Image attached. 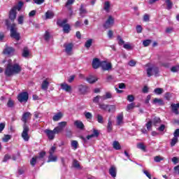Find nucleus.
Here are the masks:
<instances>
[{
    "label": "nucleus",
    "instance_id": "nucleus-51",
    "mask_svg": "<svg viewBox=\"0 0 179 179\" xmlns=\"http://www.w3.org/2000/svg\"><path fill=\"white\" fill-rule=\"evenodd\" d=\"M162 160H164V158L160 157V156H156L154 157V161L156 162V163H159L162 162Z\"/></svg>",
    "mask_w": 179,
    "mask_h": 179
},
{
    "label": "nucleus",
    "instance_id": "nucleus-19",
    "mask_svg": "<svg viewBox=\"0 0 179 179\" xmlns=\"http://www.w3.org/2000/svg\"><path fill=\"white\" fill-rule=\"evenodd\" d=\"M124 124V113H120L117 116V125H122Z\"/></svg>",
    "mask_w": 179,
    "mask_h": 179
},
{
    "label": "nucleus",
    "instance_id": "nucleus-32",
    "mask_svg": "<svg viewBox=\"0 0 179 179\" xmlns=\"http://www.w3.org/2000/svg\"><path fill=\"white\" fill-rule=\"evenodd\" d=\"M10 139H12L11 135L5 134L3 136V137L2 138L1 141H2V142H4L5 143H6L7 142H9V141H10Z\"/></svg>",
    "mask_w": 179,
    "mask_h": 179
},
{
    "label": "nucleus",
    "instance_id": "nucleus-8",
    "mask_svg": "<svg viewBox=\"0 0 179 179\" xmlns=\"http://www.w3.org/2000/svg\"><path fill=\"white\" fill-rule=\"evenodd\" d=\"M67 22H68L67 20L57 22V24H59V26H61L62 27H63V31L64 33H69V31H71V26H69V24H66Z\"/></svg>",
    "mask_w": 179,
    "mask_h": 179
},
{
    "label": "nucleus",
    "instance_id": "nucleus-57",
    "mask_svg": "<svg viewBox=\"0 0 179 179\" xmlns=\"http://www.w3.org/2000/svg\"><path fill=\"white\" fill-rule=\"evenodd\" d=\"M137 148L138 149H141V150H145L146 147L145 146V145H143V143H139L137 145Z\"/></svg>",
    "mask_w": 179,
    "mask_h": 179
},
{
    "label": "nucleus",
    "instance_id": "nucleus-33",
    "mask_svg": "<svg viewBox=\"0 0 179 179\" xmlns=\"http://www.w3.org/2000/svg\"><path fill=\"white\" fill-rule=\"evenodd\" d=\"M92 44H93V39L90 38L87 41H86V42L85 43V48L89 50V48H90V47H92Z\"/></svg>",
    "mask_w": 179,
    "mask_h": 179
},
{
    "label": "nucleus",
    "instance_id": "nucleus-44",
    "mask_svg": "<svg viewBox=\"0 0 179 179\" xmlns=\"http://www.w3.org/2000/svg\"><path fill=\"white\" fill-rule=\"evenodd\" d=\"M178 142V138L177 137H173L171 141V146L173 148V146H176V143Z\"/></svg>",
    "mask_w": 179,
    "mask_h": 179
},
{
    "label": "nucleus",
    "instance_id": "nucleus-30",
    "mask_svg": "<svg viewBox=\"0 0 179 179\" xmlns=\"http://www.w3.org/2000/svg\"><path fill=\"white\" fill-rule=\"evenodd\" d=\"M97 136H99V131L94 129V133L92 134L87 136L86 139L89 141L90 139H92V138H97Z\"/></svg>",
    "mask_w": 179,
    "mask_h": 179
},
{
    "label": "nucleus",
    "instance_id": "nucleus-24",
    "mask_svg": "<svg viewBox=\"0 0 179 179\" xmlns=\"http://www.w3.org/2000/svg\"><path fill=\"white\" fill-rule=\"evenodd\" d=\"M172 107V111L176 114V115H178L179 112H178V108H179V103H173L171 104Z\"/></svg>",
    "mask_w": 179,
    "mask_h": 179
},
{
    "label": "nucleus",
    "instance_id": "nucleus-53",
    "mask_svg": "<svg viewBox=\"0 0 179 179\" xmlns=\"http://www.w3.org/2000/svg\"><path fill=\"white\" fill-rule=\"evenodd\" d=\"M14 104L15 103L13 101V100L11 99H9L7 103V107L12 108L13 107Z\"/></svg>",
    "mask_w": 179,
    "mask_h": 179
},
{
    "label": "nucleus",
    "instance_id": "nucleus-36",
    "mask_svg": "<svg viewBox=\"0 0 179 179\" xmlns=\"http://www.w3.org/2000/svg\"><path fill=\"white\" fill-rule=\"evenodd\" d=\"M38 160H40L38 159V157H34L31 160H30V164L31 166H32L33 167H34L36 166V163H37V162H38Z\"/></svg>",
    "mask_w": 179,
    "mask_h": 179
},
{
    "label": "nucleus",
    "instance_id": "nucleus-34",
    "mask_svg": "<svg viewBox=\"0 0 179 179\" xmlns=\"http://www.w3.org/2000/svg\"><path fill=\"white\" fill-rule=\"evenodd\" d=\"M110 8H111V4L109 3V1H106L103 4V9L107 13L110 12Z\"/></svg>",
    "mask_w": 179,
    "mask_h": 179
},
{
    "label": "nucleus",
    "instance_id": "nucleus-42",
    "mask_svg": "<svg viewBox=\"0 0 179 179\" xmlns=\"http://www.w3.org/2000/svg\"><path fill=\"white\" fill-rule=\"evenodd\" d=\"M107 129L108 132L113 131V122H111V120H108Z\"/></svg>",
    "mask_w": 179,
    "mask_h": 179
},
{
    "label": "nucleus",
    "instance_id": "nucleus-61",
    "mask_svg": "<svg viewBox=\"0 0 179 179\" xmlns=\"http://www.w3.org/2000/svg\"><path fill=\"white\" fill-rule=\"evenodd\" d=\"M44 156H45V152H41L40 153H39V156H36V157H38V159H39V160H41V159H43V157H44Z\"/></svg>",
    "mask_w": 179,
    "mask_h": 179
},
{
    "label": "nucleus",
    "instance_id": "nucleus-63",
    "mask_svg": "<svg viewBox=\"0 0 179 179\" xmlns=\"http://www.w3.org/2000/svg\"><path fill=\"white\" fill-rule=\"evenodd\" d=\"M129 66H135L136 65V62H135V60H131L129 62Z\"/></svg>",
    "mask_w": 179,
    "mask_h": 179
},
{
    "label": "nucleus",
    "instance_id": "nucleus-29",
    "mask_svg": "<svg viewBox=\"0 0 179 179\" xmlns=\"http://www.w3.org/2000/svg\"><path fill=\"white\" fill-rule=\"evenodd\" d=\"M58 160V157L54 155H49L48 163L55 162Z\"/></svg>",
    "mask_w": 179,
    "mask_h": 179
},
{
    "label": "nucleus",
    "instance_id": "nucleus-28",
    "mask_svg": "<svg viewBox=\"0 0 179 179\" xmlns=\"http://www.w3.org/2000/svg\"><path fill=\"white\" fill-rule=\"evenodd\" d=\"M22 57L24 58H29L30 57V50L27 48H24L22 50Z\"/></svg>",
    "mask_w": 179,
    "mask_h": 179
},
{
    "label": "nucleus",
    "instance_id": "nucleus-62",
    "mask_svg": "<svg viewBox=\"0 0 179 179\" xmlns=\"http://www.w3.org/2000/svg\"><path fill=\"white\" fill-rule=\"evenodd\" d=\"M142 30H143V29L142 28V26L141 25H137L136 26V31L137 33H142Z\"/></svg>",
    "mask_w": 179,
    "mask_h": 179
},
{
    "label": "nucleus",
    "instance_id": "nucleus-45",
    "mask_svg": "<svg viewBox=\"0 0 179 179\" xmlns=\"http://www.w3.org/2000/svg\"><path fill=\"white\" fill-rule=\"evenodd\" d=\"M84 114H85V118H87L88 120H92V118H93V115H92L90 112H85Z\"/></svg>",
    "mask_w": 179,
    "mask_h": 179
},
{
    "label": "nucleus",
    "instance_id": "nucleus-52",
    "mask_svg": "<svg viewBox=\"0 0 179 179\" xmlns=\"http://www.w3.org/2000/svg\"><path fill=\"white\" fill-rule=\"evenodd\" d=\"M73 166L76 169H80V164H79V162H78L77 160L73 161Z\"/></svg>",
    "mask_w": 179,
    "mask_h": 179
},
{
    "label": "nucleus",
    "instance_id": "nucleus-15",
    "mask_svg": "<svg viewBox=\"0 0 179 179\" xmlns=\"http://www.w3.org/2000/svg\"><path fill=\"white\" fill-rule=\"evenodd\" d=\"M87 4L82 3L80 7V15L82 17H85V15H87Z\"/></svg>",
    "mask_w": 179,
    "mask_h": 179
},
{
    "label": "nucleus",
    "instance_id": "nucleus-64",
    "mask_svg": "<svg viewBox=\"0 0 179 179\" xmlns=\"http://www.w3.org/2000/svg\"><path fill=\"white\" fill-rule=\"evenodd\" d=\"M174 138H178L179 136V129H177L173 133Z\"/></svg>",
    "mask_w": 179,
    "mask_h": 179
},
{
    "label": "nucleus",
    "instance_id": "nucleus-21",
    "mask_svg": "<svg viewBox=\"0 0 179 179\" xmlns=\"http://www.w3.org/2000/svg\"><path fill=\"white\" fill-rule=\"evenodd\" d=\"M109 174L111 176V177L115 178V177H117V168H115L114 166H112L109 169Z\"/></svg>",
    "mask_w": 179,
    "mask_h": 179
},
{
    "label": "nucleus",
    "instance_id": "nucleus-17",
    "mask_svg": "<svg viewBox=\"0 0 179 179\" xmlns=\"http://www.w3.org/2000/svg\"><path fill=\"white\" fill-rule=\"evenodd\" d=\"M65 127H66V122H61L59 123L58 127H55V131H57L59 134V132H62Z\"/></svg>",
    "mask_w": 179,
    "mask_h": 179
},
{
    "label": "nucleus",
    "instance_id": "nucleus-31",
    "mask_svg": "<svg viewBox=\"0 0 179 179\" xmlns=\"http://www.w3.org/2000/svg\"><path fill=\"white\" fill-rule=\"evenodd\" d=\"M86 80L88 82V83H96L98 79L95 76H90L86 78Z\"/></svg>",
    "mask_w": 179,
    "mask_h": 179
},
{
    "label": "nucleus",
    "instance_id": "nucleus-26",
    "mask_svg": "<svg viewBox=\"0 0 179 179\" xmlns=\"http://www.w3.org/2000/svg\"><path fill=\"white\" fill-rule=\"evenodd\" d=\"M52 37V35H51V32L49 31H45L43 38L45 41H48L49 40H51V38Z\"/></svg>",
    "mask_w": 179,
    "mask_h": 179
},
{
    "label": "nucleus",
    "instance_id": "nucleus-6",
    "mask_svg": "<svg viewBox=\"0 0 179 179\" xmlns=\"http://www.w3.org/2000/svg\"><path fill=\"white\" fill-rule=\"evenodd\" d=\"M44 133L47 136L49 141H52L55 138V135L59 134L58 131H57V130H55V128L53 130L45 129Z\"/></svg>",
    "mask_w": 179,
    "mask_h": 179
},
{
    "label": "nucleus",
    "instance_id": "nucleus-16",
    "mask_svg": "<svg viewBox=\"0 0 179 179\" xmlns=\"http://www.w3.org/2000/svg\"><path fill=\"white\" fill-rule=\"evenodd\" d=\"M30 118H31V113H30L29 112H26L22 115L21 120L22 121V122H24V125H26V124L27 123V120H30Z\"/></svg>",
    "mask_w": 179,
    "mask_h": 179
},
{
    "label": "nucleus",
    "instance_id": "nucleus-56",
    "mask_svg": "<svg viewBox=\"0 0 179 179\" xmlns=\"http://www.w3.org/2000/svg\"><path fill=\"white\" fill-rule=\"evenodd\" d=\"M100 99L101 100V96H96L94 97L92 101H93V103H99V101H100Z\"/></svg>",
    "mask_w": 179,
    "mask_h": 179
},
{
    "label": "nucleus",
    "instance_id": "nucleus-49",
    "mask_svg": "<svg viewBox=\"0 0 179 179\" xmlns=\"http://www.w3.org/2000/svg\"><path fill=\"white\" fill-rule=\"evenodd\" d=\"M143 22H149L150 20V15L149 14H145L143 17Z\"/></svg>",
    "mask_w": 179,
    "mask_h": 179
},
{
    "label": "nucleus",
    "instance_id": "nucleus-3",
    "mask_svg": "<svg viewBox=\"0 0 179 179\" xmlns=\"http://www.w3.org/2000/svg\"><path fill=\"white\" fill-rule=\"evenodd\" d=\"M22 6H23V2L20 1L18 3V6H15L13 8H11L9 13V17L10 20H15L16 19V15H17L16 10H20Z\"/></svg>",
    "mask_w": 179,
    "mask_h": 179
},
{
    "label": "nucleus",
    "instance_id": "nucleus-4",
    "mask_svg": "<svg viewBox=\"0 0 179 179\" xmlns=\"http://www.w3.org/2000/svg\"><path fill=\"white\" fill-rule=\"evenodd\" d=\"M160 117H155L152 120H150L145 125L148 131H152V125L159 127L160 125Z\"/></svg>",
    "mask_w": 179,
    "mask_h": 179
},
{
    "label": "nucleus",
    "instance_id": "nucleus-46",
    "mask_svg": "<svg viewBox=\"0 0 179 179\" xmlns=\"http://www.w3.org/2000/svg\"><path fill=\"white\" fill-rule=\"evenodd\" d=\"M96 119H97V122L99 123V124H103V122H104V120L103 119V116L101 115H96Z\"/></svg>",
    "mask_w": 179,
    "mask_h": 179
},
{
    "label": "nucleus",
    "instance_id": "nucleus-22",
    "mask_svg": "<svg viewBox=\"0 0 179 179\" xmlns=\"http://www.w3.org/2000/svg\"><path fill=\"white\" fill-rule=\"evenodd\" d=\"M62 117H64V114L62 113V112H59L57 113H55L52 117L53 121H59V120H61V118H62Z\"/></svg>",
    "mask_w": 179,
    "mask_h": 179
},
{
    "label": "nucleus",
    "instance_id": "nucleus-60",
    "mask_svg": "<svg viewBox=\"0 0 179 179\" xmlns=\"http://www.w3.org/2000/svg\"><path fill=\"white\" fill-rule=\"evenodd\" d=\"M117 40H118V44L120 45H122V44L125 43V41H124V40H122V38H121V36H117Z\"/></svg>",
    "mask_w": 179,
    "mask_h": 179
},
{
    "label": "nucleus",
    "instance_id": "nucleus-2",
    "mask_svg": "<svg viewBox=\"0 0 179 179\" xmlns=\"http://www.w3.org/2000/svg\"><path fill=\"white\" fill-rule=\"evenodd\" d=\"M146 66L148 67L146 69V73L148 78L153 76V75L154 76H159V67L150 64H146Z\"/></svg>",
    "mask_w": 179,
    "mask_h": 179
},
{
    "label": "nucleus",
    "instance_id": "nucleus-47",
    "mask_svg": "<svg viewBox=\"0 0 179 179\" xmlns=\"http://www.w3.org/2000/svg\"><path fill=\"white\" fill-rule=\"evenodd\" d=\"M24 20V15H20L17 18L18 24H23Z\"/></svg>",
    "mask_w": 179,
    "mask_h": 179
},
{
    "label": "nucleus",
    "instance_id": "nucleus-14",
    "mask_svg": "<svg viewBox=\"0 0 179 179\" xmlns=\"http://www.w3.org/2000/svg\"><path fill=\"white\" fill-rule=\"evenodd\" d=\"M60 86L64 92H66V93H72V86L68 85L66 83H63L60 84Z\"/></svg>",
    "mask_w": 179,
    "mask_h": 179
},
{
    "label": "nucleus",
    "instance_id": "nucleus-38",
    "mask_svg": "<svg viewBox=\"0 0 179 179\" xmlns=\"http://www.w3.org/2000/svg\"><path fill=\"white\" fill-rule=\"evenodd\" d=\"M153 104H159V106H163V100L160 99L155 98L153 100Z\"/></svg>",
    "mask_w": 179,
    "mask_h": 179
},
{
    "label": "nucleus",
    "instance_id": "nucleus-23",
    "mask_svg": "<svg viewBox=\"0 0 179 179\" xmlns=\"http://www.w3.org/2000/svg\"><path fill=\"white\" fill-rule=\"evenodd\" d=\"M13 52H15V49L12 47H7L3 50V54L6 55H10V54H13Z\"/></svg>",
    "mask_w": 179,
    "mask_h": 179
},
{
    "label": "nucleus",
    "instance_id": "nucleus-48",
    "mask_svg": "<svg viewBox=\"0 0 179 179\" xmlns=\"http://www.w3.org/2000/svg\"><path fill=\"white\" fill-rule=\"evenodd\" d=\"M135 108V103H131L127 105V111H129L130 110H133V108Z\"/></svg>",
    "mask_w": 179,
    "mask_h": 179
},
{
    "label": "nucleus",
    "instance_id": "nucleus-35",
    "mask_svg": "<svg viewBox=\"0 0 179 179\" xmlns=\"http://www.w3.org/2000/svg\"><path fill=\"white\" fill-rule=\"evenodd\" d=\"M164 1L165 3L166 4V9L170 10L173 8V2L170 0H163Z\"/></svg>",
    "mask_w": 179,
    "mask_h": 179
},
{
    "label": "nucleus",
    "instance_id": "nucleus-9",
    "mask_svg": "<svg viewBox=\"0 0 179 179\" xmlns=\"http://www.w3.org/2000/svg\"><path fill=\"white\" fill-rule=\"evenodd\" d=\"M115 19L114 17L108 15L107 20L103 24L104 29H110L114 26Z\"/></svg>",
    "mask_w": 179,
    "mask_h": 179
},
{
    "label": "nucleus",
    "instance_id": "nucleus-58",
    "mask_svg": "<svg viewBox=\"0 0 179 179\" xmlns=\"http://www.w3.org/2000/svg\"><path fill=\"white\" fill-rule=\"evenodd\" d=\"M55 150H57V148L55 146H52L49 150V155H54V153H55Z\"/></svg>",
    "mask_w": 179,
    "mask_h": 179
},
{
    "label": "nucleus",
    "instance_id": "nucleus-10",
    "mask_svg": "<svg viewBox=\"0 0 179 179\" xmlns=\"http://www.w3.org/2000/svg\"><path fill=\"white\" fill-rule=\"evenodd\" d=\"M64 52L67 55H72L73 54V44L64 43Z\"/></svg>",
    "mask_w": 179,
    "mask_h": 179
},
{
    "label": "nucleus",
    "instance_id": "nucleus-59",
    "mask_svg": "<svg viewBox=\"0 0 179 179\" xmlns=\"http://www.w3.org/2000/svg\"><path fill=\"white\" fill-rule=\"evenodd\" d=\"M171 72H179V66H173V67L171 69Z\"/></svg>",
    "mask_w": 179,
    "mask_h": 179
},
{
    "label": "nucleus",
    "instance_id": "nucleus-55",
    "mask_svg": "<svg viewBox=\"0 0 179 179\" xmlns=\"http://www.w3.org/2000/svg\"><path fill=\"white\" fill-rule=\"evenodd\" d=\"M151 43V40H145L143 42V45H144V47H148V45H150Z\"/></svg>",
    "mask_w": 179,
    "mask_h": 179
},
{
    "label": "nucleus",
    "instance_id": "nucleus-27",
    "mask_svg": "<svg viewBox=\"0 0 179 179\" xmlns=\"http://www.w3.org/2000/svg\"><path fill=\"white\" fill-rule=\"evenodd\" d=\"M74 125L76 126L78 129H83L85 128V124L80 120H76L74 122Z\"/></svg>",
    "mask_w": 179,
    "mask_h": 179
},
{
    "label": "nucleus",
    "instance_id": "nucleus-7",
    "mask_svg": "<svg viewBox=\"0 0 179 179\" xmlns=\"http://www.w3.org/2000/svg\"><path fill=\"white\" fill-rule=\"evenodd\" d=\"M10 36L15 38L17 41L20 40V34L16 31V24H13L10 27Z\"/></svg>",
    "mask_w": 179,
    "mask_h": 179
},
{
    "label": "nucleus",
    "instance_id": "nucleus-40",
    "mask_svg": "<svg viewBox=\"0 0 179 179\" xmlns=\"http://www.w3.org/2000/svg\"><path fill=\"white\" fill-rule=\"evenodd\" d=\"M113 146L115 150H120L121 149V145L118 141H113Z\"/></svg>",
    "mask_w": 179,
    "mask_h": 179
},
{
    "label": "nucleus",
    "instance_id": "nucleus-1",
    "mask_svg": "<svg viewBox=\"0 0 179 179\" xmlns=\"http://www.w3.org/2000/svg\"><path fill=\"white\" fill-rule=\"evenodd\" d=\"M22 72V66L19 64H12V60H8V64L6 65L5 70L6 76H13V75H17Z\"/></svg>",
    "mask_w": 179,
    "mask_h": 179
},
{
    "label": "nucleus",
    "instance_id": "nucleus-11",
    "mask_svg": "<svg viewBox=\"0 0 179 179\" xmlns=\"http://www.w3.org/2000/svg\"><path fill=\"white\" fill-rule=\"evenodd\" d=\"M87 89L89 87L86 85L80 84L77 86V93L78 94H86L87 93Z\"/></svg>",
    "mask_w": 179,
    "mask_h": 179
},
{
    "label": "nucleus",
    "instance_id": "nucleus-5",
    "mask_svg": "<svg viewBox=\"0 0 179 179\" xmlns=\"http://www.w3.org/2000/svg\"><path fill=\"white\" fill-rule=\"evenodd\" d=\"M29 131L30 129L29 128V126H27V124H24L21 136L22 139H24V142H29V139H30V136H29Z\"/></svg>",
    "mask_w": 179,
    "mask_h": 179
},
{
    "label": "nucleus",
    "instance_id": "nucleus-25",
    "mask_svg": "<svg viewBox=\"0 0 179 179\" xmlns=\"http://www.w3.org/2000/svg\"><path fill=\"white\" fill-rule=\"evenodd\" d=\"M54 16H55L54 12H52V10H48L45 14L46 20H48V19H52Z\"/></svg>",
    "mask_w": 179,
    "mask_h": 179
},
{
    "label": "nucleus",
    "instance_id": "nucleus-41",
    "mask_svg": "<svg viewBox=\"0 0 179 179\" xmlns=\"http://www.w3.org/2000/svg\"><path fill=\"white\" fill-rule=\"evenodd\" d=\"M108 106L109 105L104 104V103H99V108H101V110H103V111H108Z\"/></svg>",
    "mask_w": 179,
    "mask_h": 179
},
{
    "label": "nucleus",
    "instance_id": "nucleus-12",
    "mask_svg": "<svg viewBox=\"0 0 179 179\" xmlns=\"http://www.w3.org/2000/svg\"><path fill=\"white\" fill-rule=\"evenodd\" d=\"M17 100L20 103H26L29 100V94L27 92H22L17 96Z\"/></svg>",
    "mask_w": 179,
    "mask_h": 179
},
{
    "label": "nucleus",
    "instance_id": "nucleus-20",
    "mask_svg": "<svg viewBox=\"0 0 179 179\" xmlns=\"http://www.w3.org/2000/svg\"><path fill=\"white\" fill-rule=\"evenodd\" d=\"M50 86V78H46L44 80L41 84L42 90H47Z\"/></svg>",
    "mask_w": 179,
    "mask_h": 179
},
{
    "label": "nucleus",
    "instance_id": "nucleus-50",
    "mask_svg": "<svg viewBox=\"0 0 179 179\" xmlns=\"http://www.w3.org/2000/svg\"><path fill=\"white\" fill-rule=\"evenodd\" d=\"M154 93H155V94H163V88H156L154 90Z\"/></svg>",
    "mask_w": 179,
    "mask_h": 179
},
{
    "label": "nucleus",
    "instance_id": "nucleus-37",
    "mask_svg": "<svg viewBox=\"0 0 179 179\" xmlns=\"http://www.w3.org/2000/svg\"><path fill=\"white\" fill-rule=\"evenodd\" d=\"M112 95L110 92H106L105 95L101 96L102 101H104V100H107L108 99H111Z\"/></svg>",
    "mask_w": 179,
    "mask_h": 179
},
{
    "label": "nucleus",
    "instance_id": "nucleus-39",
    "mask_svg": "<svg viewBox=\"0 0 179 179\" xmlns=\"http://www.w3.org/2000/svg\"><path fill=\"white\" fill-rule=\"evenodd\" d=\"M116 107L115 105H108V113H115Z\"/></svg>",
    "mask_w": 179,
    "mask_h": 179
},
{
    "label": "nucleus",
    "instance_id": "nucleus-54",
    "mask_svg": "<svg viewBox=\"0 0 179 179\" xmlns=\"http://www.w3.org/2000/svg\"><path fill=\"white\" fill-rule=\"evenodd\" d=\"M135 101V97L134 95H128L127 96V101H129V103H132V101Z\"/></svg>",
    "mask_w": 179,
    "mask_h": 179
},
{
    "label": "nucleus",
    "instance_id": "nucleus-13",
    "mask_svg": "<svg viewBox=\"0 0 179 179\" xmlns=\"http://www.w3.org/2000/svg\"><path fill=\"white\" fill-rule=\"evenodd\" d=\"M101 68L103 69V71H110V69L113 68V66L110 62L102 61L101 62Z\"/></svg>",
    "mask_w": 179,
    "mask_h": 179
},
{
    "label": "nucleus",
    "instance_id": "nucleus-43",
    "mask_svg": "<svg viewBox=\"0 0 179 179\" xmlns=\"http://www.w3.org/2000/svg\"><path fill=\"white\" fill-rule=\"evenodd\" d=\"M78 141H71V148L73 150H76L78 149Z\"/></svg>",
    "mask_w": 179,
    "mask_h": 179
},
{
    "label": "nucleus",
    "instance_id": "nucleus-18",
    "mask_svg": "<svg viewBox=\"0 0 179 179\" xmlns=\"http://www.w3.org/2000/svg\"><path fill=\"white\" fill-rule=\"evenodd\" d=\"M99 66H101V62L98 58H95L92 61V67L94 69H97Z\"/></svg>",
    "mask_w": 179,
    "mask_h": 179
}]
</instances>
